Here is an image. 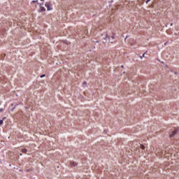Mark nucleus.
I'll return each mask as SVG.
<instances>
[{"label": "nucleus", "instance_id": "6e6552de", "mask_svg": "<svg viewBox=\"0 0 179 179\" xmlns=\"http://www.w3.org/2000/svg\"><path fill=\"white\" fill-rule=\"evenodd\" d=\"M111 38H113V40L115 38V34L114 33L112 34Z\"/></svg>", "mask_w": 179, "mask_h": 179}, {"label": "nucleus", "instance_id": "f8f14e48", "mask_svg": "<svg viewBox=\"0 0 179 179\" xmlns=\"http://www.w3.org/2000/svg\"><path fill=\"white\" fill-rule=\"evenodd\" d=\"M83 85H87V82L84 81L83 83Z\"/></svg>", "mask_w": 179, "mask_h": 179}, {"label": "nucleus", "instance_id": "9b49d317", "mask_svg": "<svg viewBox=\"0 0 179 179\" xmlns=\"http://www.w3.org/2000/svg\"><path fill=\"white\" fill-rule=\"evenodd\" d=\"M105 38H106V40H107V38H108V40H110V36H106V37Z\"/></svg>", "mask_w": 179, "mask_h": 179}, {"label": "nucleus", "instance_id": "f03ea898", "mask_svg": "<svg viewBox=\"0 0 179 179\" xmlns=\"http://www.w3.org/2000/svg\"><path fill=\"white\" fill-rule=\"evenodd\" d=\"M178 131L177 130H174L170 135V138H173V136H174V135L177 134Z\"/></svg>", "mask_w": 179, "mask_h": 179}, {"label": "nucleus", "instance_id": "4be33fe9", "mask_svg": "<svg viewBox=\"0 0 179 179\" xmlns=\"http://www.w3.org/2000/svg\"><path fill=\"white\" fill-rule=\"evenodd\" d=\"M41 1H44V0H41Z\"/></svg>", "mask_w": 179, "mask_h": 179}, {"label": "nucleus", "instance_id": "f3484780", "mask_svg": "<svg viewBox=\"0 0 179 179\" xmlns=\"http://www.w3.org/2000/svg\"><path fill=\"white\" fill-rule=\"evenodd\" d=\"M148 2H150V0H147L146 1V3H148Z\"/></svg>", "mask_w": 179, "mask_h": 179}, {"label": "nucleus", "instance_id": "39448f33", "mask_svg": "<svg viewBox=\"0 0 179 179\" xmlns=\"http://www.w3.org/2000/svg\"><path fill=\"white\" fill-rule=\"evenodd\" d=\"M22 153H27V149H26V148H24V149H23V150H22Z\"/></svg>", "mask_w": 179, "mask_h": 179}, {"label": "nucleus", "instance_id": "aec40b11", "mask_svg": "<svg viewBox=\"0 0 179 179\" xmlns=\"http://www.w3.org/2000/svg\"><path fill=\"white\" fill-rule=\"evenodd\" d=\"M20 156H22V154H20Z\"/></svg>", "mask_w": 179, "mask_h": 179}, {"label": "nucleus", "instance_id": "2eb2a0df", "mask_svg": "<svg viewBox=\"0 0 179 179\" xmlns=\"http://www.w3.org/2000/svg\"><path fill=\"white\" fill-rule=\"evenodd\" d=\"M2 120H3V121L6 120V117H3Z\"/></svg>", "mask_w": 179, "mask_h": 179}, {"label": "nucleus", "instance_id": "6ab92c4d", "mask_svg": "<svg viewBox=\"0 0 179 179\" xmlns=\"http://www.w3.org/2000/svg\"><path fill=\"white\" fill-rule=\"evenodd\" d=\"M171 26H173V23H171Z\"/></svg>", "mask_w": 179, "mask_h": 179}, {"label": "nucleus", "instance_id": "4468645a", "mask_svg": "<svg viewBox=\"0 0 179 179\" xmlns=\"http://www.w3.org/2000/svg\"><path fill=\"white\" fill-rule=\"evenodd\" d=\"M3 111V108H1L0 109V112L2 113Z\"/></svg>", "mask_w": 179, "mask_h": 179}, {"label": "nucleus", "instance_id": "0eeeda50", "mask_svg": "<svg viewBox=\"0 0 179 179\" xmlns=\"http://www.w3.org/2000/svg\"><path fill=\"white\" fill-rule=\"evenodd\" d=\"M146 52H148V51H146L145 53H143V56L140 57L141 59H142L143 58H145V54H146Z\"/></svg>", "mask_w": 179, "mask_h": 179}, {"label": "nucleus", "instance_id": "a211bd4d", "mask_svg": "<svg viewBox=\"0 0 179 179\" xmlns=\"http://www.w3.org/2000/svg\"><path fill=\"white\" fill-rule=\"evenodd\" d=\"M121 68H124V65H122V66H121Z\"/></svg>", "mask_w": 179, "mask_h": 179}, {"label": "nucleus", "instance_id": "1a4fd4ad", "mask_svg": "<svg viewBox=\"0 0 179 179\" xmlns=\"http://www.w3.org/2000/svg\"><path fill=\"white\" fill-rule=\"evenodd\" d=\"M141 148L143 150H145V145H141Z\"/></svg>", "mask_w": 179, "mask_h": 179}, {"label": "nucleus", "instance_id": "9d476101", "mask_svg": "<svg viewBox=\"0 0 179 179\" xmlns=\"http://www.w3.org/2000/svg\"><path fill=\"white\" fill-rule=\"evenodd\" d=\"M2 124H3V120H0V125H2Z\"/></svg>", "mask_w": 179, "mask_h": 179}, {"label": "nucleus", "instance_id": "ddd939ff", "mask_svg": "<svg viewBox=\"0 0 179 179\" xmlns=\"http://www.w3.org/2000/svg\"><path fill=\"white\" fill-rule=\"evenodd\" d=\"M45 74H43L41 76V78H45Z\"/></svg>", "mask_w": 179, "mask_h": 179}, {"label": "nucleus", "instance_id": "f257e3e1", "mask_svg": "<svg viewBox=\"0 0 179 179\" xmlns=\"http://www.w3.org/2000/svg\"><path fill=\"white\" fill-rule=\"evenodd\" d=\"M45 6H46L47 10H52V8H51V2H46Z\"/></svg>", "mask_w": 179, "mask_h": 179}, {"label": "nucleus", "instance_id": "20e7f679", "mask_svg": "<svg viewBox=\"0 0 179 179\" xmlns=\"http://www.w3.org/2000/svg\"><path fill=\"white\" fill-rule=\"evenodd\" d=\"M41 12H45V8L41 6Z\"/></svg>", "mask_w": 179, "mask_h": 179}, {"label": "nucleus", "instance_id": "412c9836", "mask_svg": "<svg viewBox=\"0 0 179 179\" xmlns=\"http://www.w3.org/2000/svg\"><path fill=\"white\" fill-rule=\"evenodd\" d=\"M125 40H127V37L125 38Z\"/></svg>", "mask_w": 179, "mask_h": 179}, {"label": "nucleus", "instance_id": "423d86ee", "mask_svg": "<svg viewBox=\"0 0 179 179\" xmlns=\"http://www.w3.org/2000/svg\"><path fill=\"white\" fill-rule=\"evenodd\" d=\"M33 3H38V5H40V3H38V1H36V0H34L32 1Z\"/></svg>", "mask_w": 179, "mask_h": 179}, {"label": "nucleus", "instance_id": "dca6fc26", "mask_svg": "<svg viewBox=\"0 0 179 179\" xmlns=\"http://www.w3.org/2000/svg\"><path fill=\"white\" fill-rule=\"evenodd\" d=\"M108 43H110V44H113V41H109Z\"/></svg>", "mask_w": 179, "mask_h": 179}, {"label": "nucleus", "instance_id": "7ed1b4c3", "mask_svg": "<svg viewBox=\"0 0 179 179\" xmlns=\"http://www.w3.org/2000/svg\"><path fill=\"white\" fill-rule=\"evenodd\" d=\"M75 166H77V164L75 162H71V167H75Z\"/></svg>", "mask_w": 179, "mask_h": 179}]
</instances>
